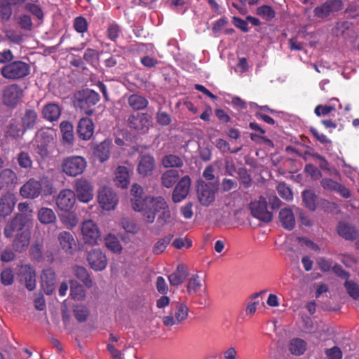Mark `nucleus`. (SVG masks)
I'll use <instances>...</instances> for the list:
<instances>
[{
    "label": "nucleus",
    "mask_w": 359,
    "mask_h": 359,
    "mask_svg": "<svg viewBox=\"0 0 359 359\" xmlns=\"http://www.w3.org/2000/svg\"><path fill=\"white\" fill-rule=\"evenodd\" d=\"M150 205L142 214L144 220L147 224H151L154 222L156 214L157 212L161 211V214L157 218V223L163 226L168 224L170 221L171 213L169 210L168 205L162 196L156 197L155 199H149Z\"/></svg>",
    "instance_id": "f257e3e1"
},
{
    "label": "nucleus",
    "mask_w": 359,
    "mask_h": 359,
    "mask_svg": "<svg viewBox=\"0 0 359 359\" xmlns=\"http://www.w3.org/2000/svg\"><path fill=\"white\" fill-rule=\"evenodd\" d=\"M87 167L86 158L81 156H71L65 158L61 163L64 173L69 177H76L81 175Z\"/></svg>",
    "instance_id": "f03ea898"
},
{
    "label": "nucleus",
    "mask_w": 359,
    "mask_h": 359,
    "mask_svg": "<svg viewBox=\"0 0 359 359\" xmlns=\"http://www.w3.org/2000/svg\"><path fill=\"white\" fill-rule=\"evenodd\" d=\"M30 72L29 64L17 60L4 66L1 69V75L7 79L17 80L27 76Z\"/></svg>",
    "instance_id": "7ed1b4c3"
},
{
    "label": "nucleus",
    "mask_w": 359,
    "mask_h": 359,
    "mask_svg": "<svg viewBox=\"0 0 359 359\" xmlns=\"http://www.w3.org/2000/svg\"><path fill=\"white\" fill-rule=\"evenodd\" d=\"M53 140L52 131L49 128H41L39 130L31 142L32 148L41 157L48 156V145Z\"/></svg>",
    "instance_id": "20e7f679"
},
{
    "label": "nucleus",
    "mask_w": 359,
    "mask_h": 359,
    "mask_svg": "<svg viewBox=\"0 0 359 359\" xmlns=\"http://www.w3.org/2000/svg\"><path fill=\"white\" fill-rule=\"evenodd\" d=\"M100 99V95L97 92L88 88L79 91L76 96L78 107L83 109L85 114L88 116L93 114L94 111L91 107L95 106Z\"/></svg>",
    "instance_id": "39448f33"
},
{
    "label": "nucleus",
    "mask_w": 359,
    "mask_h": 359,
    "mask_svg": "<svg viewBox=\"0 0 359 359\" xmlns=\"http://www.w3.org/2000/svg\"><path fill=\"white\" fill-rule=\"evenodd\" d=\"M188 312L189 309L186 304L177 302L172 306L169 315L163 317L162 322L166 327L179 325L187 319Z\"/></svg>",
    "instance_id": "423d86ee"
},
{
    "label": "nucleus",
    "mask_w": 359,
    "mask_h": 359,
    "mask_svg": "<svg viewBox=\"0 0 359 359\" xmlns=\"http://www.w3.org/2000/svg\"><path fill=\"white\" fill-rule=\"evenodd\" d=\"M250 209L252 215L262 222H269L273 219L272 213L267 210V201L264 196L252 201Z\"/></svg>",
    "instance_id": "0eeeda50"
},
{
    "label": "nucleus",
    "mask_w": 359,
    "mask_h": 359,
    "mask_svg": "<svg viewBox=\"0 0 359 359\" xmlns=\"http://www.w3.org/2000/svg\"><path fill=\"white\" fill-rule=\"evenodd\" d=\"M131 203L133 209L137 212H142V214L150 205L149 199H155L156 197L143 196V189L141 186L134 184L131 189Z\"/></svg>",
    "instance_id": "6e6552de"
},
{
    "label": "nucleus",
    "mask_w": 359,
    "mask_h": 359,
    "mask_svg": "<svg viewBox=\"0 0 359 359\" xmlns=\"http://www.w3.org/2000/svg\"><path fill=\"white\" fill-rule=\"evenodd\" d=\"M23 97V90L18 84H11L2 90V102L4 105L15 107Z\"/></svg>",
    "instance_id": "1a4fd4ad"
},
{
    "label": "nucleus",
    "mask_w": 359,
    "mask_h": 359,
    "mask_svg": "<svg viewBox=\"0 0 359 359\" xmlns=\"http://www.w3.org/2000/svg\"><path fill=\"white\" fill-rule=\"evenodd\" d=\"M128 126L140 133H146L151 126V118L146 113H137L129 116Z\"/></svg>",
    "instance_id": "9d476101"
},
{
    "label": "nucleus",
    "mask_w": 359,
    "mask_h": 359,
    "mask_svg": "<svg viewBox=\"0 0 359 359\" xmlns=\"http://www.w3.org/2000/svg\"><path fill=\"white\" fill-rule=\"evenodd\" d=\"M343 7L344 3L341 0H327L315 8L313 13L318 18H325L330 15H334L336 13L342 10Z\"/></svg>",
    "instance_id": "9b49d317"
},
{
    "label": "nucleus",
    "mask_w": 359,
    "mask_h": 359,
    "mask_svg": "<svg viewBox=\"0 0 359 359\" xmlns=\"http://www.w3.org/2000/svg\"><path fill=\"white\" fill-rule=\"evenodd\" d=\"M75 196L83 203H88L93 198V187L91 183L86 179H79L74 184Z\"/></svg>",
    "instance_id": "f8f14e48"
},
{
    "label": "nucleus",
    "mask_w": 359,
    "mask_h": 359,
    "mask_svg": "<svg viewBox=\"0 0 359 359\" xmlns=\"http://www.w3.org/2000/svg\"><path fill=\"white\" fill-rule=\"evenodd\" d=\"M98 203L102 209L111 210L116 206L118 198L111 189L104 187L99 191Z\"/></svg>",
    "instance_id": "ddd939ff"
},
{
    "label": "nucleus",
    "mask_w": 359,
    "mask_h": 359,
    "mask_svg": "<svg viewBox=\"0 0 359 359\" xmlns=\"http://www.w3.org/2000/svg\"><path fill=\"white\" fill-rule=\"evenodd\" d=\"M76 202L75 193L69 189H62L56 198V204L58 208L65 212L69 211Z\"/></svg>",
    "instance_id": "4468645a"
},
{
    "label": "nucleus",
    "mask_w": 359,
    "mask_h": 359,
    "mask_svg": "<svg viewBox=\"0 0 359 359\" xmlns=\"http://www.w3.org/2000/svg\"><path fill=\"white\" fill-rule=\"evenodd\" d=\"M29 215L25 214H17L9 221L4 228V235L6 238H11L16 231H21L28 222Z\"/></svg>",
    "instance_id": "2eb2a0df"
},
{
    "label": "nucleus",
    "mask_w": 359,
    "mask_h": 359,
    "mask_svg": "<svg viewBox=\"0 0 359 359\" xmlns=\"http://www.w3.org/2000/svg\"><path fill=\"white\" fill-rule=\"evenodd\" d=\"M81 233L85 243L94 245L100 237L97 225L92 220H86L82 223Z\"/></svg>",
    "instance_id": "dca6fc26"
},
{
    "label": "nucleus",
    "mask_w": 359,
    "mask_h": 359,
    "mask_svg": "<svg viewBox=\"0 0 359 359\" xmlns=\"http://www.w3.org/2000/svg\"><path fill=\"white\" fill-rule=\"evenodd\" d=\"M191 179L188 175L182 177L176 184L172 194L174 203H180L184 200L189 193Z\"/></svg>",
    "instance_id": "f3484780"
},
{
    "label": "nucleus",
    "mask_w": 359,
    "mask_h": 359,
    "mask_svg": "<svg viewBox=\"0 0 359 359\" xmlns=\"http://www.w3.org/2000/svg\"><path fill=\"white\" fill-rule=\"evenodd\" d=\"M41 183L34 178L29 179L20 189V195L25 198H36L41 192Z\"/></svg>",
    "instance_id": "a211bd4d"
},
{
    "label": "nucleus",
    "mask_w": 359,
    "mask_h": 359,
    "mask_svg": "<svg viewBox=\"0 0 359 359\" xmlns=\"http://www.w3.org/2000/svg\"><path fill=\"white\" fill-rule=\"evenodd\" d=\"M87 261L90 266L95 271H102L107 265L104 253L99 249H93L88 252Z\"/></svg>",
    "instance_id": "6ab92c4d"
},
{
    "label": "nucleus",
    "mask_w": 359,
    "mask_h": 359,
    "mask_svg": "<svg viewBox=\"0 0 359 359\" xmlns=\"http://www.w3.org/2000/svg\"><path fill=\"white\" fill-rule=\"evenodd\" d=\"M55 274L52 269H46L41 274V285L44 292L50 295L55 290Z\"/></svg>",
    "instance_id": "aec40b11"
},
{
    "label": "nucleus",
    "mask_w": 359,
    "mask_h": 359,
    "mask_svg": "<svg viewBox=\"0 0 359 359\" xmlns=\"http://www.w3.org/2000/svg\"><path fill=\"white\" fill-rule=\"evenodd\" d=\"M155 168L154 158L150 154H145L142 156L137 164V172L143 176L147 177L152 174Z\"/></svg>",
    "instance_id": "412c9836"
},
{
    "label": "nucleus",
    "mask_w": 359,
    "mask_h": 359,
    "mask_svg": "<svg viewBox=\"0 0 359 359\" xmlns=\"http://www.w3.org/2000/svg\"><path fill=\"white\" fill-rule=\"evenodd\" d=\"M94 133V124L89 118H82L79 120L77 126V133L83 140H89Z\"/></svg>",
    "instance_id": "4be33fe9"
},
{
    "label": "nucleus",
    "mask_w": 359,
    "mask_h": 359,
    "mask_svg": "<svg viewBox=\"0 0 359 359\" xmlns=\"http://www.w3.org/2000/svg\"><path fill=\"white\" fill-rule=\"evenodd\" d=\"M20 280L25 283L26 288L32 291L36 287V273L29 265L21 266L20 269Z\"/></svg>",
    "instance_id": "5701e85b"
},
{
    "label": "nucleus",
    "mask_w": 359,
    "mask_h": 359,
    "mask_svg": "<svg viewBox=\"0 0 359 359\" xmlns=\"http://www.w3.org/2000/svg\"><path fill=\"white\" fill-rule=\"evenodd\" d=\"M280 225L286 230L290 231L295 226V217L290 208H282L278 215Z\"/></svg>",
    "instance_id": "b1692460"
},
{
    "label": "nucleus",
    "mask_w": 359,
    "mask_h": 359,
    "mask_svg": "<svg viewBox=\"0 0 359 359\" xmlns=\"http://www.w3.org/2000/svg\"><path fill=\"white\" fill-rule=\"evenodd\" d=\"M18 177L16 173L10 168L3 169L0 172V189H9L17 183Z\"/></svg>",
    "instance_id": "393cba45"
},
{
    "label": "nucleus",
    "mask_w": 359,
    "mask_h": 359,
    "mask_svg": "<svg viewBox=\"0 0 359 359\" xmlns=\"http://www.w3.org/2000/svg\"><path fill=\"white\" fill-rule=\"evenodd\" d=\"M337 231L339 236L346 241H353L356 239L358 236L357 229L351 224L344 222H339Z\"/></svg>",
    "instance_id": "a878e982"
},
{
    "label": "nucleus",
    "mask_w": 359,
    "mask_h": 359,
    "mask_svg": "<svg viewBox=\"0 0 359 359\" xmlns=\"http://www.w3.org/2000/svg\"><path fill=\"white\" fill-rule=\"evenodd\" d=\"M58 241L61 248L66 252L72 254L76 248V241L73 235L68 231H62L58 235Z\"/></svg>",
    "instance_id": "bb28decb"
},
{
    "label": "nucleus",
    "mask_w": 359,
    "mask_h": 359,
    "mask_svg": "<svg viewBox=\"0 0 359 359\" xmlns=\"http://www.w3.org/2000/svg\"><path fill=\"white\" fill-rule=\"evenodd\" d=\"M189 275L187 267L184 264H179L176 270L168 276L170 284L172 286H178L184 283Z\"/></svg>",
    "instance_id": "cd10ccee"
},
{
    "label": "nucleus",
    "mask_w": 359,
    "mask_h": 359,
    "mask_svg": "<svg viewBox=\"0 0 359 359\" xmlns=\"http://www.w3.org/2000/svg\"><path fill=\"white\" fill-rule=\"evenodd\" d=\"M15 204V197L13 194H6L0 200V216L6 217L10 215Z\"/></svg>",
    "instance_id": "c85d7f7f"
},
{
    "label": "nucleus",
    "mask_w": 359,
    "mask_h": 359,
    "mask_svg": "<svg viewBox=\"0 0 359 359\" xmlns=\"http://www.w3.org/2000/svg\"><path fill=\"white\" fill-rule=\"evenodd\" d=\"M127 103L133 110L140 111L147 107L149 101L145 97L134 93L128 97Z\"/></svg>",
    "instance_id": "c756f323"
},
{
    "label": "nucleus",
    "mask_w": 359,
    "mask_h": 359,
    "mask_svg": "<svg viewBox=\"0 0 359 359\" xmlns=\"http://www.w3.org/2000/svg\"><path fill=\"white\" fill-rule=\"evenodd\" d=\"M39 120L38 114L34 109H26L23 116L21 118V124L23 130L33 129Z\"/></svg>",
    "instance_id": "7c9ffc66"
},
{
    "label": "nucleus",
    "mask_w": 359,
    "mask_h": 359,
    "mask_svg": "<svg viewBox=\"0 0 359 359\" xmlns=\"http://www.w3.org/2000/svg\"><path fill=\"white\" fill-rule=\"evenodd\" d=\"M114 182L116 186L122 189L126 188L130 182V173L126 166H118L115 171Z\"/></svg>",
    "instance_id": "2f4dec72"
},
{
    "label": "nucleus",
    "mask_w": 359,
    "mask_h": 359,
    "mask_svg": "<svg viewBox=\"0 0 359 359\" xmlns=\"http://www.w3.org/2000/svg\"><path fill=\"white\" fill-rule=\"evenodd\" d=\"M198 200L203 206H208L215 200L214 191L207 184L198 188Z\"/></svg>",
    "instance_id": "473e14b6"
},
{
    "label": "nucleus",
    "mask_w": 359,
    "mask_h": 359,
    "mask_svg": "<svg viewBox=\"0 0 359 359\" xmlns=\"http://www.w3.org/2000/svg\"><path fill=\"white\" fill-rule=\"evenodd\" d=\"M43 118L49 121H57L61 114L60 106L55 103L46 104L42 110Z\"/></svg>",
    "instance_id": "72a5a7b5"
},
{
    "label": "nucleus",
    "mask_w": 359,
    "mask_h": 359,
    "mask_svg": "<svg viewBox=\"0 0 359 359\" xmlns=\"http://www.w3.org/2000/svg\"><path fill=\"white\" fill-rule=\"evenodd\" d=\"M111 142L104 140L97 145L93 151V154L100 162L103 163L108 160L110 154Z\"/></svg>",
    "instance_id": "f704fd0d"
},
{
    "label": "nucleus",
    "mask_w": 359,
    "mask_h": 359,
    "mask_svg": "<svg viewBox=\"0 0 359 359\" xmlns=\"http://www.w3.org/2000/svg\"><path fill=\"white\" fill-rule=\"evenodd\" d=\"M37 218L43 224H54L57 220L54 211L51 208L46 207H42L38 210Z\"/></svg>",
    "instance_id": "c9c22d12"
},
{
    "label": "nucleus",
    "mask_w": 359,
    "mask_h": 359,
    "mask_svg": "<svg viewBox=\"0 0 359 359\" xmlns=\"http://www.w3.org/2000/svg\"><path fill=\"white\" fill-rule=\"evenodd\" d=\"M60 128L63 142L69 145L72 144L74 140L73 125L69 121H64L60 123Z\"/></svg>",
    "instance_id": "e433bc0d"
},
{
    "label": "nucleus",
    "mask_w": 359,
    "mask_h": 359,
    "mask_svg": "<svg viewBox=\"0 0 359 359\" xmlns=\"http://www.w3.org/2000/svg\"><path fill=\"white\" fill-rule=\"evenodd\" d=\"M29 239L30 236L28 232L22 231L18 233L13 241V248L18 252L25 250L29 246Z\"/></svg>",
    "instance_id": "4c0bfd02"
},
{
    "label": "nucleus",
    "mask_w": 359,
    "mask_h": 359,
    "mask_svg": "<svg viewBox=\"0 0 359 359\" xmlns=\"http://www.w3.org/2000/svg\"><path fill=\"white\" fill-rule=\"evenodd\" d=\"M179 176L177 170L174 169L168 170L161 175V184L166 188H170L176 183Z\"/></svg>",
    "instance_id": "58836bf2"
},
{
    "label": "nucleus",
    "mask_w": 359,
    "mask_h": 359,
    "mask_svg": "<svg viewBox=\"0 0 359 359\" xmlns=\"http://www.w3.org/2000/svg\"><path fill=\"white\" fill-rule=\"evenodd\" d=\"M161 164L165 168H177L183 166V160L175 154H167L161 159Z\"/></svg>",
    "instance_id": "ea45409f"
},
{
    "label": "nucleus",
    "mask_w": 359,
    "mask_h": 359,
    "mask_svg": "<svg viewBox=\"0 0 359 359\" xmlns=\"http://www.w3.org/2000/svg\"><path fill=\"white\" fill-rule=\"evenodd\" d=\"M74 276L79 279L87 287H91L93 281L89 276L87 269L81 266H75L73 268Z\"/></svg>",
    "instance_id": "a19ab883"
},
{
    "label": "nucleus",
    "mask_w": 359,
    "mask_h": 359,
    "mask_svg": "<svg viewBox=\"0 0 359 359\" xmlns=\"http://www.w3.org/2000/svg\"><path fill=\"white\" fill-rule=\"evenodd\" d=\"M202 283L198 274L192 275L188 280L187 291L189 295H196L201 290Z\"/></svg>",
    "instance_id": "79ce46f5"
},
{
    "label": "nucleus",
    "mask_w": 359,
    "mask_h": 359,
    "mask_svg": "<svg viewBox=\"0 0 359 359\" xmlns=\"http://www.w3.org/2000/svg\"><path fill=\"white\" fill-rule=\"evenodd\" d=\"M289 350L293 355H301L306 350V342L302 339H292L289 344Z\"/></svg>",
    "instance_id": "37998d69"
},
{
    "label": "nucleus",
    "mask_w": 359,
    "mask_h": 359,
    "mask_svg": "<svg viewBox=\"0 0 359 359\" xmlns=\"http://www.w3.org/2000/svg\"><path fill=\"white\" fill-rule=\"evenodd\" d=\"M303 201L307 208L315 210L316 208L317 196L311 190H305L302 192Z\"/></svg>",
    "instance_id": "c03bdc74"
},
{
    "label": "nucleus",
    "mask_w": 359,
    "mask_h": 359,
    "mask_svg": "<svg viewBox=\"0 0 359 359\" xmlns=\"http://www.w3.org/2000/svg\"><path fill=\"white\" fill-rule=\"evenodd\" d=\"M70 296L75 300H82L85 297V291L82 285L75 280L70 281Z\"/></svg>",
    "instance_id": "a18cd8bd"
},
{
    "label": "nucleus",
    "mask_w": 359,
    "mask_h": 359,
    "mask_svg": "<svg viewBox=\"0 0 359 359\" xmlns=\"http://www.w3.org/2000/svg\"><path fill=\"white\" fill-rule=\"evenodd\" d=\"M106 247L114 252H120L122 250L121 245L116 236L108 234L104 239Z\"/></svg>",
    "instance_id": "49530a36"
},
{
    "label": "nucleus",
    "mask_w": 359,
    "mask_h": 359,
    "mask_svg": "<svg viewBox=\"0 0 359 359\" xmlns=\"http://www.w3.org/2000/svg\"><path fill=\"white\" fill-rule=\"evenodd\" d=\"M121 33V27L116 22L109 23L107 30V37L111 41H116Z\"/></svg>",
    "instance_id": "de8ad7c7"
},
{
    "label": "nucleus",
    "mask_w": 359,
    "mask_h": 359,
    "mask_svg": "<svg viewBox=\"0 0 359 359\" xmlns=\"http://www.w3.org/2000/svg\"><path fill=\"white\" fill-rule=\"evenodd\" d=\"M257 14L266 21L275 18L276 12L273 8L268 5H263L257 8Z\"/></svg>",
    "instance_id": "09e8293b"
},
{
    "label": "nucleus",
    "mask_w": 359,
    "mask_h": 359,
    "mask_svg": "<svg viewBox=\"0 0 359 359\" xmlns=\"http://www.w3.org/2000/svg\"><path fill=\"white\" fill-rule=\"evenodd\" d=\"M344 286L348 295L353 299H359V285L353 280H346Z\"/></svg>",
    "instance_id": "8fccbe9b"
},
{
    "label": "nucleus",
    "mask_w": 359,
    "mask_h": 359,
    "mask_svg": "<svg viewBox=\"0 0 359 359\" xmlns=\"http://www.w3.org/2000/svg\"><path fill=\"white\" fill-rule=\"evenodd\" d=\"M17 161L20 168L28 169L32 166V160L27 152L20 151L17 156Z\"/></svg>",
    "instance_id": "3c124183"
},
{
    "label": "nucleus",
    "mask_w": 359,
    "mask_h": 359,
    "mask_svg": "<svg viewBox=\"0 0 359 359\" xmlns=\"http://www.w3.org/2000/svg\"><path fill=\"white\" fill-rule=\"evenodd\" d=\"M73 26L78 33L83 34L88 31V22L84 17L78 16L74 18Z\"/></svg>",
    "instance_id": "603ef678"
},
{
    "label": "nucleus",
    "mask_w": 359,
    "mask_h": 359,
    "mask_svg": "<svg viewBox=\"0 0 359 359\" xmlns=\"http://www.w3.org/2000/svg\"><path fill=\"white\" fill-rule=\"evenodd\" d=\"M172 238V236H168L158 240L153 248V252L156 255L162 253L170 243Z\"/></svg>",
    "instance_id": "864d4df0"
},
{
    "label": "nucleus",
    "mask_w": 359,
    "mask_h": 359,
    "mask_svg": "<svg viewBox=\"0 0 359 359\" xmlns=\"http://www.w3.org/2000/svg\"><path fill=\"white\" fill-rule=\"evenodd\" d=\"M1 282L5 285H11L14 281V274L13 271L10 268L4 269L0 275Z\"/></svg>",
    "instance_id": "5fc2aeb1"
},
{
    "label": "nucleus",
    "mask_w": 359,
    "mask_h": 359,
    "mask_svg": "<svg viewBox=\"0 0 359 359\" xmlns=\"http://www.w3.org/2000/svg\"><path fill=\"white\" fill-rule=\"evenodd\" d=\"M88 310L84 306H76L74 309V315L79 322H84L88 316Z\"/></svg>",
    "instance_id": "6e6d98bb"
},
{
    "label": "nucleus",
    "mask_w": 359,
    "mask_h": 359,
    "mask_svg": "<svg viewBox=\"0 0 359 359\" xmlns=\"http://www.w3.org/2000/svg\"><path fill=\"white\" fill-rule=\"evenodd\" d=\"M25 9L27 11L30 12L33 15L36 17L39 20H41L43 18V13L40 6L32 4L27 3L25 6Z\"/></svg>",
    "instance_id": "4d7b16f0"
},
{
    "label": "nucleus",
    "mask_w": 359,
    "mask_h": 359,
    "mask_svg": "<svg viewBox=\"0 0 359 359\" xmlns=\"http://www.w3.org/2000/svg\"><path fill=\"white\" fill-rule=\"evenodd\" d=\"M277 191L278 194L287 201H291L293 198L291 189L285 183H280L277 186Z\"/></svg>",
    "instance_id": "13d9d810"
},
{
    "label": "nucleus",
    "mask_w": 359,
    "mask_h": 359,
    "mask_svg": "<svg viewBox=\"0 0 359 359\" xmlns=\"http://www.w3.org/2000/svg\"><path fill=\"white\" fill-rule=\"evenodd\" d=\"M318 265L322 271L328 272L331 269L332 270L334 262L332 259L320 257L318 260Z\"/></svg>",
    "instance_id": "bf43d9fd"
},
{
    "label": "nucleus",
    "mask_w": 359,
    "mask_h": 359,
    "mask_svg": "<svg viewBox=\"0 0 359 359\" xmlns=\"http://www.w3.org/2000/svg\"><path fill=\"white\" fill-rule=\"evenodd\" d=\"M18 24L21 29L27 31H31L33 27L30 16L25 14L19 17Z\"/></svg>",
    "instance_id": "052dcab7"
},
{
    "label": "nucleus",
    "mask_w": 359,
    "mask_h": 359,
    "mask_svg": "<svg viewBox=\"0 0 359 359\" xmlns=\"http://www.w3.org/2000/svg\"><path fill=\"white\" fill-rule=\"evenodd\" d=\"M123 228L128 233H136L138 231V227L133 220L124 218L121 221Z\"/></svg>",
    "instance_id": "680f3d73"
},
{
    "label": "nucleus",
    "mask_w": 359,
    "mask_h": 359,
    "mask_svg": "<svg viewBox=\"0 0 359 359\" xmlns=\"http://www.w3.org/2000/svg\"><path fill=\"white\" fill-rule=\"evenodd\" d=\"M304 172L309 175L314 180H318L322 177L321 172L311 163L306 164L305 165Z\"/></svg>",
    "instance_id": "e2e57ef3"
},
{
    "label": "nucleus",
    "mask_w": 359,
    "mask_h": 359,
    "mask_svg": "<svg viewBox=\"0 0 359 359\" xmlns=\"http://www.w3.org/2000/svg\"><path fill=\"white\" fill-rule=\"evenodd\" d=\"M339 182L330 179V178H323L320 181V185L324 189L335 191L337 187L338 186Z\"/></svg>",
    "instance_id": "0e129e2a"
},
{
    "label": "nucleus",
    "mask_w": 359,
    "mask_h": 359,
    "mask_svg": "<svg viewBox=\"0 0 359 359\" xmlns=\"http://www.w3.org/2000/svg\"><path fill=\"white\" fill-rule=\"evenodd\" d=\"M310 132L311 133L313 136L320 143L325 145L331 144V140H329L325 135L320 133L317 129L314 128H311Z\"/></svg>",
    "instance_id": "69168bd1"
},
{
    "label": "nucleus",
    "mask_w": 359,
    "mask_h": 359,
    "mask_svg": "<svg viewBox=\"0 0 359 359\" xmlns=\"http://www.w3.org/2000/svg\"><path fill=\"white\" fill-rule=\"evenodd\" d=\"M327 359H341L342 353L339 348L334 346L325 351Z\"/></svg>",
    "instance_id": "338daca9"
},
{
    "label": "nucleus",
    "mask_w": 359,
    "mask_h": 359,
    "mask_svg": "<svg viewBox=\"0 0 359 359\" xmlns=\"http://www.w3.org/2000/svg\"><path fill=\"white\" fill-rule=\"evenodd\" d=\"M232 23L235 27L240 29L243 32H248L249 31L248 22L238 17H233Z\"/></svg>",
    "instance_id": "774afa93"
}]
</instances>
